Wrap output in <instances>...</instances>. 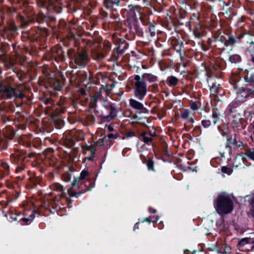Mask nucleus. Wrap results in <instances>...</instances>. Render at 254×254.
I'll return each instance as SVG.
<instances>
[{
    "mask_svg": "<svg viewBox=\"0 0 254 254\" xmlns=\"http://www.w3.org/2000/svg\"><path fill=\"white\" fill-rule=\"evenodd\" d=\"M109 10H110L109 17L113 19H117L119 18V15L116 8Z\"/></svg>",
    "mask_w": 254,
    "mask_h": 254,
    "instance_id": "obj_42",
    "label": "nucleus"
},
{
    "mask_svg": "<svg viewBox=\"0 0 254 254\" xmlns=\"http://www.w3.org/2000/svg\"><path fill=\"white\" fill-rule=\"evenodd\" d=\"M143 163L146 164L147 169L149 171H155L154 167V162L152 158H149L146 163L144 162V161H143Z\"/></svg>",
    "mask_w": 254,
    "mask_h": 254,
    "instance_id": "obj_39",
    "label": "nucleus"
},
{
    "mask_svg": "<svg viewBox=\"0 0 254 254\" xmlns=\"http://www.w3.org/2000/svg\"><path fill=\"white\" fill-rule=\"evenodd\" d=\"M233 4L232 6L235 8L240 7L241 6L240 0H232Z\"/></svg>",
    "mask_w": 254,
    "mask_h": 254,
    "instance_id": "obj_53",
    "label": "nucleus"
},
{
    "mask_svg": "<svg viewBox=\"0 0 254 254\" xmlns=\"http://www.w3.org/2000/svg\"><path fill=\"white\" fill-rule=\"evenodd\" d=\"M73 172L72 168H69L68 171L64 172L62 175V179L65 182L71 183V188L67 190L68 195L78 198L81 194L90 191L94 188L95 181H92L88 178L89 172L84 169L81 171L79 177H74V180L71 182Z\"/></svg>",
    "mask_w": 254,
    "mask_h": 254,
    "instance_id": "obj_1",
    "label": "nucleus"
},
{
    "mask_svg": "<svg viewBox=\"0 0 254 254\" xmlns=\"http://www.w3.org/2000/svg\"><path fill=\"white\" fill-rule=\"evenodd\" d=\"M190 115V112L188 109H185L184 111L181 113V117L183 119H187L189 118Z\"/></svg>",
    "mask_w": 254,
    "mask_h": 254,
    "instance_id": "obj_51",
    "label": "nucleus"
},
{
    "mask_svg": "<svg viewBox=\"0 0 254 254\" xmlns=\"http://www.w3.org/2000/svg\"><path fill=\"white\" fill-rule=\"evenodd\" d=\"M30 179L34 185H37L40 183V179L36 177H31Z\"/></svg>",
    "mask_w": 254,
    "mask_h": 254,
    "instance_id": "obj_54",
    "label": "nucleus"
},
{
    "mask_svg": "<svg viewBox=\"0 0 254 254\" xmlns=\"http://www.w3.org/2000/svg\"><path fill=\"white\" fill-rule=\"evenodd\" d=\"M239 133L235 132L234 134H230L226 138L225 147L228 148L229 153L232 151V147L239 148L243 146V143L239 139Z\"/></svg>",
    "mask_w": 254,
    "mask_h": 254,
    "instance_id": "obj_12",
    "label": "nucleus"
},
{
    "mask_svg": "<svg viewBox=\"0 0 254 254\" xmlns=\"http://www.w3.org/2000/svg\"><path fill=\"white\" fill-rule=\"evenodd\" d=\"M250 204L252 207L251 214L252 217L254 218V205L251 202H250Z\"/></svg>",
    "mask_w": 254,
    "mask_h": 254,
    "instance_id": "obj_64",
    "label": "nucleus"
},
{
    "mask_svg": "<svg viewBox=\"0 0 254 254\" xmlns=\"http://www.w3.org/2000/svg\"><path fill=\"white\" fill-rule=\"evenodd\" d=\"M245 79L247 82H249V84H246L245 86L254 85V74H251L250 77H245Z\"/></svg>",
    "mask_w": 254,
    "mask_h": 254,
    "instance_id": "obj_47",
    "label": "nucleus"
},
{
    "mask_svg": "<svg viewBox=\"0 0 254 254\" xmlns=\"http://www.w3.org/2000/svg\"><path fill=\"white\" fill-rule=\"evenodd\" d=\"M159 219V216H156L155 217L153 216H149V217H147L145 218H144L143 220H141V222L143 223L144 222H148L149 223H150L151 222H152L153 223H156Z\"/></svg>",
    "mask_w": 254,
    "mask_h": 254,
    "instance_id": "obj_41",
    "label": "nucleus"
},
{
    "mask_svg": "<svg viewBox=\"0 0 254 254\" xmlns=\"http://www.w3.org/2000/svg\"><path fill=\"white\" fill-rule=\"evenodd\" d=\"M48 61L54 60L57 62H64L65 60V52L61 47H55L51 49L46 55Z\"/></svg>",
    "mask_w": 254,
    "mask_h": 254,
    "instance_id": "obj_10",
    "label": "nucleus"
},
{
    "mask_svg": "<svg viewBox=\"0 0 254 254\" xmlns=\"http://www.w3.org/2000/svg\"><path fill=\"white\" fill-rule=\"evenodd\" d=\"M192 126H191L190 125H189L187 124L186 123L185 124V127L184 128L187 131H190V129L192 128Z\"/></svg>",
    "mask_w": 254,
    "mask_h": 254,
    "instance_id": "obj_61",
    "label": "nucleus"
},
{
    "mask_svg": "<svg viewBox=\"0 0 254 254\" xmlns=\"http://www.w3.org/2000/svg\"><path fill=\"white\" fill-rule=\"evenodd\" d=\"M50 189L53 191H57L60 192V198H65L67 202V206L70 208L71 207L72 201L69 198L66 196V193L64 192V188L62 185L58 183H55L50 186Z\"/></svg>",
    "mask_w": 254,
    "mask_h": 254,
    "instance_id": "obj_20",
    "label": "nucleus"
},
{
    "mask_svg": "<svg viewBox=\"0 0 254 254\" xmlns=\"http://www.w3.org/2000/svg\"><path fill=\"white\" fill-rule=\"evenodd\" d=\"M211 93L214 95H216L218 93V87H217L216 85V83H213L212 86L210 89Z\"/></svg>",
    "mask_w": 254,
    "mask_h": 254,
    "instance_id": "obj_49",
    "label": "nucleus"
},
{
    "mask_svg": "<svg viewBox=\"0 0 254 254\" xmlns=\"http://www.w3.org/2000/svg\"><path fill=\"white\" fill-rule=\"evenodd\" d=\"M87 150H91V154L89 156L87 157L86 159L88 160L92 161L93 160V158L95 157V152H96V149L94 148H90V147L88 146Z\"/></svg>",
    "mask_w": 254,
    "mask_h": 254,
    "instance_id": "obj_45",
    "label": "nucleus"
},
{
    "mask_svg": "<svg viewBox=\"0 0 254 254\" xmlns=\"http://www.w3.org/2000/svg\"><path fill=\"white\" fill-rule=\"evenodd\" d=\"M61 141L63 144L68 149L72 148L75 143L74 137L70 134H64Z\"/></svg>",
    "mask_w": 254,
    "mask_h": 254,
    "instance_id": "obj_26",
    "label": "nucleus"
},
{
    "mask_svg": "<svg viewBox=\"0 0 254 254\" xmlns=\"http://www.w3.org/2000/svg\"><path fill=\"white\" fill-rule=\"evenodd\" d=\"M211 117L212 119V121L206 119L205 117L204 119L201 121V127L203 129L204 134L208 133V130L212 128L219 120V117L216 112H213Z\"/></svg>",
    "mask_w": 254,
    "mask_h": 254,
    "instance_id": "obj_15",
    "label": "nucleus"
},
{
    "mask_svg": "<svg viewBox=\"0 0 254 254\" xmlns=\"http://www.w3.org/2000/svg\"><path fill=\"white\" fill-rule=\"evenodd\" d=\"M35 19L36 21L40 24L56 20V18L54 16L50 15V13L47 12L44 14L42 12H40L38 14L35 15Z\"/></svg>",
    "mask_w": 254,
    "mask_h": 254,
    "instance_id": "obj_23",
    "label": "nucleus"
},
{
    "mask_svg": "<svg viewBox=\"0 0 254 254\" xmlns=\"http://www.w3.org/2000/svg\"><path fill=\"white\" fill-rule=\"evenodd\" d=\"M122 0H104V6L108 9H114L120 5Z\"/></svg>",
    "mask_w": 254,
    "mask_h": 254,
    "instance_id": "obj_30",
    "label": "nucleus"
},
{
    "mask_svg": "<svg viewBox=\"0 0 254 254\" xmlns=\"http://www.w3.org/2000/svg\"><path fill=\"white\" fill-rule=\"evenodd\" d=\"M64 79L61 77V79L55 78L50 80V83L52 84V86L54 90L61 91L62 89V85L64 82Z\"/></svg>",
    "mask_w": 254,
    "mask_h": 254,
    "instance_id": "obj_31",
    "label": "nucleus"
},
{
    "mask_svg": "<svg viewBox=\"0 0 254 254\" xmlns=\"http://www.w3.org/2000/svg\"><path fill=\"white\" fill-rule=\"evenodd\" d=\"M241 165V163L240 159L236 157L235 159L234 163H233V167L237 168L239 167V166Z\"/></svg>",
    "mask_w": 254,
    "mask_h": 254,
    "instance_id": "obj_52",
    "label": "nucleus"
},
{
    "mask_svg": "<svg viewBox=\"0 0 254 254\" xmlns=\"http://www.w3.org/2000/svg\"><path fill=\"white\" fill-rule=\"evenodd\" d=\"M142 7L137 2L128 4L127 9H125L128 15L127 23L129 32L133 34L135 33L140 37H143V32L136 17V13L140 14L142 13Z\"/></svg>",
    "mask_w": 254,
    "mask_h": 254,
    "instance_id": "obj_4",
    "label": "nucleus"
},
{
    "mask_svg": "<svg viewBox=\"0 0 254 254\" xmlns=\"http://www.w3.org/2000/svg\"><path fill=\"white\" fill-rule=\"evenodd\" d=\"M199 18V13L194 12L191 14L189 21L190 26L193 27L194 34L198 38H200L203 35V29L200 24Z\"/></svg>",
    "mask_w": 254,
    "mask_h": 254,
    "instance_id": "obj_9",
    "label": "nucleus"
},
{
    "mask_svg": "<svg viewBox=\"0 0 254 254\" xmlns=\"http://www.w3.org/2000/svg\"><path fill=\"white\" fill-rule=\"evenodd\" d=\"M162 148L163 155L169 157L170 153L168 150V145L166 142H164L162 144Z\"/></svg>",
    "mask_w": 254,
    "mask_h": 254,
    "instance_id": "obj_44",
    "label": "nucleus"
},
{
    "mask_svg": "<svg viewBox=\"0 0 254 254\" xmlns=\"http://www.w3.org/2000/svg\"><path fill=\"white\" fill-rule=\"evenodd\" d=\"M193 135L196 136H198L202 134H204L203 132V128L199 126H196L194 127L193 129Z\"/></svg>",
    "mask_w": 254,
    "mask_h": 254,
    "instance_id": "obj_38",
    "label": "nucleus"
},
{
    "mask_svg": "<svg viewBox=\"0 0 254 254\" xmlns=\"http://www.w3.org/2000/svg\"><path fill=\"white\" fill-rule=\"evenodd\" d=\"M137 137L139 140L143 141L145 144L148 145H151L153 141L152 138L148 136V132L145 131L141 132Z\"/></svg>",
    "mask_w": 254,
    "mask_h": 254,
    "instance_id": "obj_33",
    "label": "nucleus"
},
{
    "mask_svg": "<svg viewBox=\"0 0 254 254\" xmlns=\"http://www.w3.org/2000/svg\"><path fill=\"white\" fill-rule=\"evenodd\" d=\"M97 144L99 146H102L104 145V140L103 138H100L99 140L97 141Z\"/></svg>",
    "mask_w": 254,
    "mask_h": 254,
    "instance_id": "obj_63",
    "label": "nucleus"
},
{
    "mask_svg": "<svg viewBox=\"0 0 254 254\" xmlns=\"http://www.w3.org/2000/svg\"><path fill=\"white\" fill-rule=\"evenodd\" d=\"M18 18L23 26H27L32 21V19L28 16H24L19 14L18 15Z\"/></svg>",
    "mask_w": 254,
    "mask_h": 254,
    "instance_id": "obj_35",
    "label": "nucleus"
},
{
    "mask_svg": "<svg viewBox=\"0 0 254 254\" xmlns=\"http://www.w3.org/2000/svg\"><path fill=\"white\" fill-rule=\"evenodd\" d=\"M104 107L109 111V114L103 117L105 121H110L117 117L119 110L116 108L115 104L108 102L104 105Z\"/></svg>",
    "mask_w": 254,
    "mask_h": 254,
    "instance_id": "obj_19",
    "label": "nucleus"
},
{
    "mask_svg": "<svg viewBox=\"0 0 254 254\" xmlns=\"http://www.w3.org/2000/svg\"><path fill=\"white\" fill-rule=\"evenodd\" d=\"M16 8L14 7H8L6 8V12L7 14H11L14 12H16Z\"/></svg>",
    "mask_w": 254,
    "mask_h": 254,
    "instance_id": "obj_56",
    "label": "nucleus"
},
{
    "mask_svg": "<svg viewBox=\"0 0 254 254\" xmlns=\"http://www.w3.org/2000/svg\"><path fill=\"white\" fill-rule=\"evenodd\" d=\"M19 143H22L23 146L30 149L34 147L36 149H39L42 145L41 140L39 138H34L32 139V141L22 139L20 141Z\"/></svg>",
    "mask_w": 254,
    "mask_h": 254,
    "instance_id": "obj_22",
    "label": "nucleus"
},
{
    "mask_svg": "<svg viewBox=\"0 0 254 254\" xmlns=\"http://www.w3.org/2000/svg\"><path fill=\"white\" fill-rule=\"evenodd\" d=\"M237 97L242 102L254 98V85L242 87L237 91Z\"/></svg>",
    "mask_w": 254,
    "mask_h": 254,
    "instance_id": "obj_13",
    "label": "nucleus"
},
{
    "mask_svg": "<svg viewBox=\"0 0 254 254\" xmlns=\"http://www.w3.org/2000/svg\"><path fill=\"white\" fill-rule=\"evenodd\" d=\"M66 76L69 78L70 83H76V80L78 82H80L90 78V75H88L87 72L81 70L75 73H73V70L69 73L67 71Z\"/></svg>",
    "mask_w": 254,
    "mask_h": 254,
    "instance_id": "obj_16",
    "label": "nucleus"
},
{
    "mask_svg": "<svg viewBox=\"0 0 254 254\" xmlns=\"http://www.w3.org/2000/svg\"><path fill=\"white\" fill-rule=\"evenodd\" d=\"M68 28L69 37L71 39L75 40L76 37L78 36V34L77 33V30L74 28L72 29L68 27Z\"/></svg>",
    "mask_w": 254,
    "mask_h": 254,
    "instance_id": "obj_43",
    "label": "nucleus"
},
{
    "mask_svg": "<svg viewBox=\"0 0 254 254\" xmlns=\"http://www.w3.org/2000/svg\"><path fill=\"white\" fill-rule=\"evenodd\" d=\"M217 213L221 216L231 213L234 209V202L226 192L219 193L213 202Z\"/></svg>",
    "mask_w": 254,
    "mask_h": 254,
    "instance_id": "obj_5",
    "label": "nucleus"
},
{
    "mask_svg": "<svg viewBox=\"0 0 254 254\" xmlns=\"http://www.w3.org/2000/svg\"><path fill=\"white\" fill-rule=\"evenodd\" d=\"M218 131L220 132L221 135L223 137L226 136V138L228 136H229L230 133H229V129L227 128H222L220 126H218L217 127Z\"/></svg>",
    "mask_w": 254,
    "mask_h": 254,
    "instance_id": "obj_40",
    "label": "nucleus"
},
{
    "mask_svg": "<svg viewBox=\"0 0 254 254\" xmlns=\"http://www.w3.org/2000/svg\"><path fill=\"white\" fill-rule=\"evenodd\" d=\"M221 171L223 173L226 174L228 175H230L233 170L231 168H228L227 166H222L221 169Z\"/></svg>",
    "mask_w": 254,
    "mask_h": 254,
    "instance_id": "obj_46",
    "label": "nucleus"
},
{
    "mask_svg": "<svg viewBox=\"0 0 254 254\" xmlns=\"http://www.w3.org/2000/svg\"><path fill=\"white\" fill-rule=\"evenodd\" d=\"M229 60L232 64H236L240 63L242 59L240 55L235 54L230 56Z\"/></svg>",
    "mask_w": 254,
    "mask_h": 254,
    "instance_id": "obj_37",
    "label": "nucleus"
},
{
    "mask_svg": "<svg viewBox=\"0 0 254 254\" xmlns=\"http://www.w3.org/2000/svg\"><path fill=\"white\" fill-rule=\"evenodd\" d=\"M67 55L76 67H84L90 60L89 55L84 49L77 51L73 48H69L67 51Z\"/></svg>",
    "mask_w": 254,
    "mask_h": 254,
    "instance_id": "obj_7",
    "label": "nucleus"
},
{
    "mask_svg": "<svg viewBox=\"0 0 254 254\" xmlns=\"http://www.w3.org/2000/svg\"><path fill=\"white\" fill-rule=\"evenodd\" d=\"M133 136H136L135 133L134 131L132 130H130L129 131H127L125 136L122 137L123 139H125L127 138L131 137Z\"/></svg>",
    "mask_w": 254,
    "mask_h": 254,
    "instance_id": "obj_50",
    "label": "nucleus"
},
{
    "mask_svg": "<svg viewBox=\"0 0 254 254\" xmlns=\"http://www.w3.org/2000/svg\"><path fill=\"white\" fill-rule=\"evenodd\" d=\"M48 36L47 28L34 27L28 31L22 32L21 38L23 42L30 44V47L26 49L27 53L35 56L38 54L40 49L45 48Z\"/></svg>",
    "mask_w": 254,
    "mask_h": 254,
    "instance_id": "obj_2",
    "label": "nucleus"
},
{
    "mask_svg": "<svg viewBox=\"0 0 254 254\" xmlns=\"http://www.w3.org/2000/svg\"><path fill=\"white\" fill-rule=\"evenodd\" d=\"M0 97L2 100L22 99L25 97V95L18 86L4 80L0 81Z\"/></svg>",
    "mask_w": 254,
    "mask_h": 254,
    "instance_id": "obj_6",
    "label": "nucleus"
},
{
    "mask_svg": "<svg viewBox=\"0 0 254 254\" xmlns=\"http://www.w3.org/2000/svg\"><path fill=\"white\" fill-rule=\"evenodd\" d=\"M20 220L24 222V225H28L31 223V219H29V218L23 217L21 218Z\"/></svg>",
    "mask_w": 254,
    "mask_h": 254,
    "instance_id": "obj_57",
    "label": "nucleus"
},
{
    "mask_svg": "<svg viewBox=\"0 0 254 254\" xmlns=\"http://www.w3.org/2000/svg\"><path fill=\"white\" fill-rule=\"evenodd\" d=\"M43 102L46 105H53L52 110L56 115L63 114L66 111V107L62 103H59L56 105H54V101L50 97L45 98L43 99Z\"/></svg>",
    "mask_w": 254,
    "mask_h": 254,
    "instance_id": "obj_18",
    "label": "nucleus"
},
{
    "mask_svg": "<svg viewBox=\"0 0 254 254\" xmlns=\"http://www.w3.org/2000/svg\"><path fill=\"white\" fill-rule=\"evenodd\" d=\"M134 79L133 95L138 100H143L147 92V83L139 75H135Z\"/></svg>",
    "mask_w": 254,
    "mask_h": 254,
    "instance_id": "obj_8",
    "label": "nucleus"
},
{
    "mask_svg": "<svg viewBox=\"0 0 254 254\" xmlns=\"http://www.w3.org/2000/svg\"><path fill=\"white\" fill-rule=\"evenodd\" d=\"M129 106L133 109L137 110L136 112L139 114L147 113V109L144 107L143 104L134 99L129 100Z\"/></svg>",
    "mask_w": 254,
    "mask_h": 254,
    "instance_id": "obj_25",
    "label": "nucleus"
},
{
    "mask_svg": "<svg viewBox=\"0 0 254 254\" xmlns=\"http://www.w3.org/2000/svg\"><path fill=\"white\" fill-rule=\"evenodd\" d=\"M243 37V34L233 35L229 29L219 30L213 33L212 42L214 43V46L218 49L224 51L225 47H233L237 43H240Z\"/></svg>",
    "mask_w": 254,
    "mask_h": 254,
    "instance_id": "obj_3",
    "label": "nucleus"
},
{
    "mask_svg": "<svg viewBox=\"0 0 254 254\" xmlns=\"http://www.w3.org/2000/svg\"><path fill=\"white\" fill-rule=\"evenodd\" d=\"M38 7L46 9L47 11H52L56 14H60L62 12L63 8L61 7L57 6L51 4V1L49 0H36Z\"/></svg>",
    "mask_w": 254,
    "mask_h": 254,
    "instance_id": "obj_17",
    "label": "nucleus"
},
{
    "mask_svg": "<svg viewBox=\"0 0 254 254\" xmlns=\"http://www.w3.org/2000/svg\"><path fill=\"white\" fill-rule=\"evenodd\" d=\"M115 44L117 47L114 49L115 55L117 56L123 54L129 46L128 44L125 40L122 39H118Z\"/></svg>",
    "mask_w": 254,
    "mask_h": 254,
    "instance_id": "obj_24",
    "label": "nucleus"
},
{
    "mask_svg": "<svg viewBox=\"0 0 254 254\" xmlns=\"http://www.w3.org/2000/svg\"><path fill=\"white\" fill-rule=\"evenodd\" d=\"M14 153L10 155L11 160L15 164H18L24 161L26 158H32L35 153L33 152L27 153L25 150L21 149L14 148Z\"/></svg>",
    "mask_w": 254,
    "mask_h": 254,
    "instance_id": "obj_11",
    "label": "nucleus"
},
{
    "mask_svg": "<svg viewBox=\"0 0 254 254\" xmlns=\"http://www.w3.org/2000/svg\"><path fill=\"white\" fill-rule=\"evenodd\" d=\"M100 13L103 18H105L109 17V12L102 10L100 11Z\"/></svg>",
    "mask_w": 254,
    "mask_h": 254,
    "instance_id": "obj_59",
    "label": "nucleus"
},
{
    "mask_svg": "<svg viewBox=\"0 0 254 254\" xmlns=\"http://www.w3.org/2000/svg\"><path fill=\"white\" fill-rule=\"evenodd\" d=\"M194 122V120L192 117L190 118L189 120L187 122V124L189 125H190L191 126H193V124Z\"/></svg>",
    "mask_w": 254,
    "mask_h": 254,
    "instance_id": "obj_62",
    "label": "nucleus"
},
{
    "mask_svg": "<svg viewBox=\"0 0 254 254\" xmlns=\"http://www.w3.org/2000/svg\"><path fill=\"white\" fill-rule=\"evenodd\" d=\"M238 243L236 246L237 249L240 251H244V247L247 244H251L253 241V238L250 237H245L242 239H237Z\"/></svg>",
    "mask_w": 254,
    "mask_h": 254,
    "instance_id": "obj_29",
    "label": "nucleus"
},
{
    "mask_svg": "<svg viewBox=\"0 0 254 254\" xmlns=\"http://www.w3.org/2000/svg\"><path fill=\"white\" fill-rule=\"evenodd\" d=\"M139 19L142 23V25L145 26L153 24L150 21H149V17L147 15L142 13L140 14Z\"/></svg>",
    "mask_w": 254,
    "mask_h": 254,
    "instance_id": "obj_36",
    "label": "nucleus"
},
{
    "mask_svg": "<svg viewBox=\"0 0 254 254\" xmlns=\"http://www.w3.org/2000/svg\"><path fill=\"white\" fill-rule=\"evenodd\" d=\"M245 155L248 157L250 159L254 161V149L253 151H251V150H247L246 152L245 153Z\"/></svg>",
    "mask_w": 254,
    "mask_h": 254,
    "instance_id": "obj_48",
    "label": "nucleus"
},
{
    "mask_svg": "<svg viewBox=\"0 0 254 254\" xmlns=\"http://www.w3.org/2000/svg\"><path fill=\"white\" fill-rule=\"evenodd\" d=\"M141 78L144 82H148L149 83H153L158 81V77L155 75L151 73H144L142 74Z\"/></svg>",
    "mask_w": 254,
    "mask_h": 254,
    "instance_id": "obj_32",
    "label": "nucleus"
},
{
    "mask_svg": "<svg viewBox=\"0 0 254 254\" xmlns=\"http://www.w3.org/2000/svg\"><path fill=\"white\" fill-rule=\"evenodd\" d=\"M43 163L45 166L55 167L58 169H59L61 165V162L59 160L51 154H47L45 155Z\"/></svg>",
    "mask_w": 254,
    "mask_h": 254,
    "instance_id": "obj_21",
    "label": "nucleus"
},
{
    "mask_svg": "<svg viewBox=\"0 0 254 254\" xmlns=\"http://www.w3.org/2000/svg\"><path fill=\"white\" fill-rule=\"evenodd\" d=\"M226 14L227 15H228V17H227L231 21L233 19V16L236 15V14H234L233 12L232 13L230 11H229V12L227 11Z\"/></svg>",
    "mask_w": 254,
    "mask_h": 254,
    "instance_id": "obj_60",
    "label": "nucleus"
},
{
    "mask_svg": "<svg viewBox=\"0 0 254 254\" xmlns=\"http://www.w3.org/2000/svg\"><path fill=\"white\" fill-rule=\"evenodd\" d=\"M171 44L175 51L182 56V50L184 48L183 42L180 39H174L172 40Z\"/></svg>",
    "mask_w": 254,
    "mask_h": 254,
    "instance_id": "obj_28",
    "label": "nucleus"
},
{
    "mask_svg": "<svg viewBox=\"0 0 254 254\" xmlns=\"http://www.w3.org/2000/svg\"><path fill=\"white\" fill-rule=\"evenodd\" d=\"M143 32V36H145L149 41H150V39L154 37L156 35L155 26L153 24H150L147 26L144 29Z\"/></svg>",
    "mask_w": 254,
    "mask_h": 254,
    "instance_id": "obj_27",
    "label": "nucleus"
},
{
    "mask_svg": "<svg viewBox=\"0 0 254 254\" xmlns=\"http://www.w3.org/2000/svg\"><path fill=\"white\" fill-rule=\"evenodd\" d=\"M190 108L193 110L196 111L198 109V106L196 102H192L190 104Z\"/></svg>",
    "mask_w": 254,
    "mask_h": 254,
    "instance_id": "obj_55",
    "label": "nucleus"
},
{
    "mask_svg": "<svg viewBox=\"0 0 254 254\" xmlns=\"http://www.w3.org/2000/svg\"><path fill=\"white\" fill-rule=\"evenodd\" d=\"M119 135V134L118 133H116L115 134L109 133L108 135V137L109 139H116L118 138Z\"/></svg>",
    "mask_w": 254,
    "mask_h": 254,
    "instance_id": "obj_58",
    "label": "nucleus"
},
{
    "mask_svg": "<svg viewBox=\"0 0 254 254\" xmlns=\"http://www.w3.org/2000/svg\"><path fill=\"white\" fill-rule=\"evenodd\" d=\"M247 121L244 118L241 117L240 114L234 116L233 120L231 123L232 127L233 130L237 133L244 129L247 127Z\"/></svg>",
    "mask_w": 254,
    "mask_h": 254,
    "instance_id": "obj_14",
    "label": "nucleus"
},
{
    "mask_svg": "<svg viewBox=\"0 0 254 254\" xmlns=\"http://www.w3.org/2000/svg\"><path fill=\"white\" fill-rule=\"evenodd\" d=\"M166 81L169 87H174L178 85L179 79L175 76L171 75L167 77Z\"/></svg>",
    "mask_w": 254,
    "mask_h": 254,
    "instance_id": "obj_34",
    "label": "nucleus"
}]
</instances>
